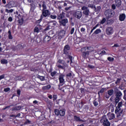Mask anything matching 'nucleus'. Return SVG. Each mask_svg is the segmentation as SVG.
Returning <instances> with one entry per match:
<instances>
[{
    "label": "nucleus",
    "mask_w": 126,
    "mask_h": 126,
    "mask_svg": "<svg viewBox=\"0 0 126 126\" xmlns=\"http://www.w3.org/2000/svg\"><path fill=\"white\" fill-rule=\"evenodd\" d=\"M90 49H91V47L90 46H86L81 48V56L85 60H86L89 57Z\"/></svg>",
    "instance_id": "nucleus-1"
},
{
    "label": "nucleus",
    "mask_w": 126,
    "mask_h": 126,
    "mask_svg": "<svg viewBox=\"0 0 126 126\" xmlns=\"http://www.w3.org/2000/svg\"><path fill=\"white\" fill-rule=\"evenodd\" d=\"M70 51V46L68 44H66L64 46L63 52L64 55L67 56V58L70 60V63H72V56L69 55Z\"/></svg>",
    "instance_id": "nucleus-2"
},
{
    "label": "nucleus",
    "mask_w": 126,
    "mask_h": 126,
    "mask_svg": "<svg viewBox=\"0 0 126 126\" xmlns=\"http://www.w3.org/2000/svg\"><path fill=\"white\" fill-rule=\"evenodd\" d=\"M122 107H123V101H120L118 103L117 106L115 108V113L116 115H117V118H119L121 117V114L123 113V111H121L120 112V111L122 110Z\"/></svg>",
    "instance_id": "nucleus-3"
},
{
    "label": "nucleus",
    "mask_w": 126,
    "mask_h": 126,
    "mask_svg": "<svg viewBox=\"0 0 126 126\" xmlns=\"http://www.w3.org/2000/svg\"><path fill=\"white\" fill-rule=\"evenodd\" d=\"M64 75L63 74H60L59 77L60 84H59L58 89L59 90H61V91H63V92H64V90H63V88L61 87V86H63L62 83H63L64 82Z\"/></svg>",
    "instance_id": "nucleus-4"
},
{
    "label": "nucleus",
    "mask_w": 126,
    "mask_h": 126,
    "mask_svg": "<svg viewBox=\"0 0 126 126\" xmlns=\"http://www.w3.org/2000/svg\"><path fill=\"white\" fill-rule=\"evenodd\" d=\"M101 124H102L103 126H111V123L108 120V118H107V116L103 115L101 120H100Z\"/></svg>",
    "instance_id": "nucleus-5"
},
{
    "label": "nucleus",
    "mask_w": 126,
    "mask_h": 126,
    "mask_svg": "<svg viewBox=\"0 0 126 126\" xmlns=\"http://www.w3.org/2000/svg\"><path fill=\"white\" fill-rule=\"evenodd\" d=\"M115 102L116 104H117L120 102V100L122 99V96H123V94L122 92L120 90H118L116 92H115Z\"/></svg>",
    "instance_id": "nucleus-6"
},
{
    "label": "nucleus",
    "mask_w": 126,
    "mask_h": 126,
    "mask_svg": "<svg viewBox=\"0 0 126 126\" xmlns=\"http://www.w3.org/2000/svg\"><path fill=\"white\" fill-rule=\"evenodd\" d=\"M54 113L56 116H60V117H64L65 115V110L62 109H55Z\"/></svg>",
    "instance_id": "nucleus-7"
},
{
    "label": "nucleus",
    "mask_w": 126,
    "mask_h": 126,
    "mask_svg": "<svg viewBox=\"0 0 126 126\" xmlns=\"http://www.w3.org/2000/svg\"><path fill=\"white\" fill-rule=\"evenodd\" d=\"M104 14L107 18H111L115 15V11L112 9H108L105 11Z\"/></svg>",
    "instance_id": "nucleus-8"
},
{
    "label": "nucleus",
    "mask_w": 126,
    "mask_h": 126,
    "mask_svg": "<svg viewBox=\"0 0 126 126\" xmlns=\"http://www.w3.org/2000/svg\"><path fill=\"white\" fill-rule=\"evenodd\" d=\"M41 15L44 17H49L51 15V12L49 10L42 9Z\"/></svg>",
    "instance_id": "nucleus-9"
},
{
    "label": "nucleus",
    "mask_w": 126,
    "mask_h": 126,
    "mask_svg": "<svg viewBox=\"0 0 126 126\" xmlns=\"http://www.w3.org/2000/svg\"><path fill=\"white\" fill-rule=\"evenodd\" d=\"M106 35H112L114 33V29L112 27H108L105 30Z\"/></svg>",
    "instance_id": "nucleus-10"
},
{
    "label": "nucleus",
    "mask_w": 126,
    "mask_h": 126,
    "mask_svg": "<svg viewBox=\"0 0 126 126\" xmlns=\"http://www.w3.org/2000/svg\"><path fill=\"white\" fill-rule=\"evenodd\" d=\"M73 16L75 18L80 19L82 16V12L80 11H77L73 13Z\"/></svg>",
    "instance_id": "nucleus-11"
},
{
    "label": "nucleus",
    "mask_w": 126,
    "mask_h": 126,
    "mask_svg": "<svg viewBox=\"0 0 126 126\" xmlns=\"http://www.w3.org/2000/svg\"><path fill=\"white\" fill-rule=\"evenodd\" d=\"M68 22V20L67 18L63 19L59 21V23L61 26H66V23Z\"/></svg>",
    "instance_id": "nucleus-12"
},
{
    "label": "nucleus",
    "mask_w": 126,
    "mask_h": 126,
    "mask_svg": "<svg viewBox=\"0 0 126 126\" xmlns=\"http://www.w3.org/2000/svg\"><path fill=\"white\" fill-rule=\"evenodd\" d=\"M42 30V26H41V25L39 24V25H37L34 30L33 31L34 32V33H39V32H40V30Z\"/></svg>",
    "instance_id": "nucleus-13"
},
{
    "label": "nucleus",
    "mask_w": 126,
    "mask_h": 126,
    "mask_svg": "<svg viewBox=\"0 0 126 126\" xmlns=\"http://www.w3.org/2000/svg\"><path fill=\"white\" fill-rule=\"evenodd\" d=\"M64 15H65L64 12H62V13H60L59 15H58L57 19L59 21L63 19V18L65 17Z\"/></svg>",
    "instance_id": "nucleus-14"
},
{
    "label": "nucleus",
    "mask_w": 126,
    "mask_h": 126,
    "mask_svg": "<svg viewBox=\"0 0 126 126\" xmlns=\"http://www.w3.org/2000/svg\"><path fill=\"white\" fill-rule=\"evenodd\" d=\"M51 40V36L49 35H45L43 37L44 43H48Z\"/></svg>",
    "instance_id": "nucleus-15"
},
{
    "label": "nucleus",
    "mask_w": 126,
    "mask_h": 126,
    "mask_svg": "<svg viewBox=\"0 0 126 126\" xmlns=\"http://www.w3.org/2000/svg\"><path fill=\"white\" fill-rule=\"evenodd\" d=\"M125 19H126V14L123 13L119 15L120 21H125Z\"/></svg>",
    "instance_id": "nucleus-16"
},
{
    "label": "nucleus",
    "mask_w": 126,
    "mask_h": 126,
    "mask_svg": "<svg viewBox=\"0 0 126 126\" xmlns=\"http://www.w3.org/2000/svg\"><path fill=\"white\" fill-rule=\"evenodd\" d=\"M108 115V119L109 120H110V121L112 120H114V119H115V114L114 113H108L107 114Z\"/></svg>",
    "instance_id": "nucleus-17"
},
{
    "label": "nucleus",
    "mask_w": 126,
    "mask_h": 126,
    "mask_svg": "<svg viewBox=\"0 0 126 126\" xmlns=\"http://www.w3.org/2000/svg\"><path fill=\"white\" fill-rule=\"evenodd\" d=\"M65 35V32L63 31H61L58 33V36L61 37V38H63V36Z\"/></svg>",
    "instance_id": "nucleus-18"
},
{
    "label": "nucleus",
    "mask_w": 126,
    "mask_h": 126,
    "mask_svg": "<svg viewBox=\"0 0 126 126\" xmlns=\"http://www.w3.org/2000/svg\"><path fill=\"white\" fill-rule=\"evenodd\" d=\"M21 106H16L15 107L12 108V111H19V110H21Z\"/></svg>",
    "instance_id": "nucleus-19"
},
{
    "label": "nucleus",
    "mask_w": 126,
    "mask_h": 126,
    "mask_svg": "<svg viewBox=\"0 0 126 126\" xmlns=\"http://www.w3.org/2000/svg\"><path fill=\"white\" fill-rule=\"evenodd\" d=\"M109 108L110 110H111V113H113V112L115 111V107L114 104H111L109 105Z\"/></svg>",
    "instance_id": "nucleus-20"
},
{
    "label": "nucleus",
    "mask_w": 126,
    "mask_h": 126,
    "mask_svg": "<svg viewBox=\"0 0 126 126\" xmlns=\"http://www.w3.org/2000/svg\"><path fill=\"white\" fill-rule=\"evenodd\" d=\"M115 4L117 6H120L122 4V1L121 0H116Z\"/></svg>",
    "instance_id": "nucleus-21"
},
{
    "label": "nucleus",
    "mask_w": 126,
    "mask_h": 126,
    "mask_svg": "<svg viewBox=\"0 0 126 126\" xmlns=\"http://www.w3.org/2000/svg\"><path fill=\"white\" fill-rule=\"evenodd\" d=\"M30 5H31L30 11H34V10H35V7L36 6L33 3L31 4Z\"/></svg>",
    "instance_id": "nucleus-22"
},
{
    "label": "nucleus",
    "mask_w": 126,
    "mask_h": 126,
    "mask_svg": "<svg viewBox=\"0 0 126 126\" xmlns=\"http://www.w3.org/2000/svg\"><path fill=\"white\" fill-rule=\"evenodd\" d=\"M88 7H90L92 9H94V10H96V6L93 4H89Z\"/></svg>",
    "instance_id": "nucleus-23"
},
{
    "label": "nucleus",
    "mask_w": 126,
    "mask_h": 126,
    "mask_svg": "<svg viewBox=\"0 0 126 126\" xmlns=\"http://www.w3.org/2000/svg\"><path fill=\"white\" fill-rule=\"evenodd\" d=\"M8 39L9 40H12L13 39V37H12V35H11V32L10 31H8Z\"/></svg>",
    "instance_id": "nucleus-24"
},
{
    "label": "nucleus",
    "mask_w": 126,
    "mask_h": 126,
    "mask_svg": "<svg viewBox=\"0 0 126 126\" xmlns=\"http://www.w3.org/2000/svg\"><path fill=\"white\" fill-rule=\"evenodd\" d=\"M51 88V85H48L47 86H44L42 88V89H43V90H48L49 89H50Z\"/></svg>",
    "instance_id": "nucleus-25"
},
{
    "label": "nucleus",
    "mask_w": 126,
    "mask_h": 126,
    "mask_svg": "<svg viewBox=\"0 0 126 126\" xmlns=\"http://www.w3.org/2000/svg\"><path fill=\"white\" fill-rule=\"evenodd\" d=\"M107 94L109 95V96H112L114 94V90L111 89L108 90L107 92Z\"/></svg>",
    "instance_id": "nucleus-26"
},
{
    "label": "nucleus",
    "mask_w": 126,
    "mask_h": 126,
    "mask_svg": "<svg viewBox=\"0 0 126 126\" xmlns=\"http://www.w3.org/2000/svg\"><path fill=\"white\" fill-rule=\"evenodd\" d=\"M50 29H52V26H51V25L49 24L48 26L46 27V28L44 30V31H48V30H50Z\"/></svg>",
    "instance_id": "nucleus-27"
},
{
    "label": "nucleus",
    "mask_w": 126,
    "mask_h": 126,
    "mask_svg": "<svg viewBox=\"0 0 126 126\" xmlns=\"http://www.w3.org/2000/svg\"><path fill=\"white\" fill-rule=\"evenodd\" d=\"M8 62L6 59H2L0 61V63L2 64H6Z\"/></svg>",
    "instance_id": "nucleus-28"
},
{
    "label": "nucleus",
    "mask_w": 126,
    "mask_h": 126,
    "mask_svg": "<svg viewBox=\"0 0 126 126\" xmlns=\"http://www.w3.org/2000/svg\"><path fill=\"white\" fill-rule=\"evenodd\" d=\"M89 9L86 10L83 12V14L85 15H86L87 16H88L89 15Z\"/></svg>",
    "instance_id": "nucleus-29"
},
{
    "label": "nucleus",
    "mask_w": 126,
    "mask_h": 126,
    "mask_svg": "<svg viewBox=\"0 0 126 126\" xmlns=\"http://www.w3.org/2000/svg\"><path fill=\"white\" fill-rule=\"evenodd\" d=\"M105 92V88H102L99 92H98V96L100 97V93H104Z\"/></svg>",
    "instance_id": "nucleus-30"
},
{
    "label": "nucleus",
    "mask_w": 126,
    "mask_h": 126,
    "mask_svg": "<svg viewBox=\"0 0 126 126\" xmlns=\"http://www.w3.org/2000/svg\"><path fill=\"white\" fill-rule=\"evenodd\" d=\"M43 18V16L42 15H41L40 17V19L36 21V23H38V24H39V23H41Z\"/></svg>",
    "instance_id": "nucleus-31"
},
{
    "label": "nucleus",
    "mask_w": 126,
    "mask_h": 126,
    "mask_svg": "<svg viewBox=\"0 0 126 126\" xmlns=\"http://www.w3.org/2000/svg\"><path fill=\"white\" fill-rule=\"evenodd\" d=\"M18 22L20 24V25H22L23 24V22L24 21V20H23V18L22 19H18Z\"/></svg>",
    "instance_id": "nucleus-32"
},
{
    "label": "nucleus",
    "mask_w": 126,
    "mask_h": 126,
    "mask_svg": "<svg viewBox=\"0 0 126 126\" xmlns=\"http://www.w3.org/2000/svg\"><path fill=\"white\" fill-rule=\"evenodd\" d=\"M74 120L76 121V122H80V118L79 117H77L76 116H74Z\"/></svg>",
    "instance_id": "nucleus-33"
},
{
    "label": "nucleus",
    "mask_w": 126,
    "mask_h": 126,
    "mask_svg": "<svg viewBox=\"0 0 126 126\" xmlns=\"http://www.w3.org/2000/svg\"><path fill=\"white\" fill-rule=\"evenodd\" d=\"M114 23V20L110 19L107 20V24L108 25H112V24Z\"/></svg>",
    "instance_id": "nucleus-34"
},
{
    "label": "nucleus",
    "mask_w": 126,
    "mask_h": 126,
    "mask_svg": "<svg viewBox=\"0 0 126 126\" xmlns=\"http://www.w3.org/2000/svg\"><path fill=\"white\" fill-rule=\"evenodd\" d=\"M101 31L100 29H96L94 32V34H99V33H101Z\"/></svg>",
    "instance_id": "nucleus-35"
},
{
    "label": "nucleus",
    "mask_w": 126,
    "mask_h": 126,
    "mask_svg": "<svg viewBox=\"0 0 126 126\" xmlns=\"http://www.w3.org/2000/svg\"><path fill=\"white\" fill-rule=\"evenodd\" d=\"M37 78H39L41 81H44L45 80V77L38 75Z\"/></svg>",
    "instance_id": "nucleus-36"
},
{
    "label": "nucleus",
    "mask_w": 126,
    "mask_h": 126,
    "mask_svg": "<svg viewBox=\"0 0 126 126\" xmlns=\"http://www.w3.org/2000/svg\"><path fill=\"white\" fill-rule=\"evenodd\" d=\"M18 49H19V50H21L22 49H24L25 46L24 45H22L21 44H18L17 45Z\"/></svg>",
    "instance_id": "nucleus-37"
},
{
    "label": "nucleus",
    "mask_w": 126,
    "mask_h": 126,
    "mask_svg": "<svg viewBox=\"0 0 126 126\" xmlns=\"http://www.w3.org/2000/svg\"><path fill=\"white\" fill-rule=\"evenodd\" d=\"M59 63H60L61 64H64V61L63 60L59 59L58 60Z\"/></svg>",
    "instance_id": "nucleus-38"
},
{
    "label": "nucleus",
    "mask_w": 126,
    "mask_h": 126,
    "mask_svg": "<svg viewBox=\"0 0 126 126\" xmlns=\"http://www.w3.org/2000/svg\"><path fill=\"white\" fill-rule=\"evenodd\" d=\"M56 74H57V71H54L51 73L50 75L52 77H54V76H55V75H56Z\"/></svg>",
    "instance_id": "nucleus-39"
},
{
    "label": "nucleus",
    "mask_w": 126,
    "mask_h": 126,
    "mask_svg": "<svg viewBox=\"0 0 126 126\" xmlns=\"http://www.w3.org/2000/svg\"><path fill=\"white\" fill-rule=\"evenodd\" d=\"M101 9V7L100 6H98L96 8V9L94 10L95 12H99Z\"/></svg>",
    "instance_id": "nucleus-40"
},
{
    "label": "nucleus",
    "mask_w": 126,
    "mask_h": 126,
    "mask_svg": "<svg viewBox=\"0 0 126 126\" xmlns=\"http://www.w3.org/2000/svg\"><path fill=\"white\" fill-rule=\"evenodd\" d=\"M53 98V102H55V101H56L57 99H58V95L54 94Z\"/></svg>",
    "instance_id": "nucleus-41"
},
{
    "label": "nucleus",
    "mask_w": 126,
    "mask_h": 126,
    "mask_svg": "<svg viewBox=\"0 0 126 126\" xmlns=\"http://www.w3.org/2000/svg\"><path fill=\"white\" fill-rule=\"evenodd\" d=\"M5 11H6V12H7L8 13H11L12 12H13V9H11L10 10H8L7 9H6Z\"/></svg>",
    "instance_id": "nucleus-42"
},
{
    "label": "nucleus",
    "mask_w": 126,
    "mask_h": 126,
    "mask_svg": "<svg viewBox=\"0 0 126 126\" xmlns=\"http://www.w3.org/2000/svg\"><path fill=\"white\" fill-rule=\"evenodd\" d=\"M94 107H97L98 106V102L97 101H96V100H94Z\"/></svg>",
    "instance_id": "nucleus-43"
},
{
    "label": "nucleus",
    "mask_w": 126,
    "mask_h": 126,
    "mask_svg": "<svg viewBox=\"0 0 126 126\" xmlns=\"http://www.w3.org/2000/svg\"><path fill=\"white\" fill-rule=\"evenodd\" d=\"M77 1L79 2V3H85L86 0H77Z\"/></svg>",
    "instance_id": "nucleus-44"
},
{
    "label": "nucleus",
    "mask_w": 126,
    "mask_h": 126,
    "mask_svg": "<svg viewBox=\"0 0 126 126\" xmlns=\"http://www.w3.org/2000/svg\"><path fill=\"white\" fill-rule=\"evenodd\" d=\"M106 22V18H103L101 21L100 22V24H104Z\"/></svg>",
    "instance_id": "nucleus-45"
},
{
    "label": "nucleus",
    "mask_w": 126,
    "mask_h": 126,
    "mask_svg": "<svg viewBox=\"0 0 126 126\" xmlns=\"http://www.w3.org/2000/svg\"><path fill=\"white\" fill-rule=\"evenodd\" d=\"M50 18H51V19H56V18H57V15H50Z\"/></svg>",
    "instance_id": "nucleus-46"
},
{
    "label": "nucleus",
    "mask_w": 126,
    "mask_h": 126,
    "mask_svg": "<svg viewBox=\"0 0 126 126\" xmlns=\"http://www.w3.org/2000/svg\"><path fill=\"white\" fill-rule=\"evenodd\" d=\"M6 7L7 8H11V7H12V5L10 3H9L6 5Z\"/></svg>",
    "instance_id": "nucleus-47"
},
{
    "label": "nucleus",
    "mask_w": 126,
    "mask_h": 126,
    "mask_svg": "<svg viewBox=\"0 0 126 126\" xmlns=\"http://www.w3.org/2000/svg\"><path fill=\"white\" fill-rule=\"evenodd\" d=\"M31 123V121L29 119H27L26 122L24 123V125H28Z\"/></svg>",
    "instance_id": "nucleus-48"
},
{
    "label": "nucleus",
    "mask_w": 126,
    "mask_h": 126,
    "mask_svg": "<svg viewBox=\"0 0 126 126\" xmlns=\"http://www.w3.org/2000/svg\"><path fill=\"white\" fill-rule=\"evenodd\" d=\"M108 61H109V62H114V60H115L114 59V58L112 57H108L107 58Z\"/></svg>",
    "instance_id": "nucleus-49"
},
{
    "label": "nucleus",
    "mask_w": 126,
    "mask_h": 126,
    "mask_svg": "<svg viewBox=\"0 0 126 126\" xmlns=\"http://www.w3.org/2000/svg\"><path fill=\"white\" fill-rule=\"evenodd\" d=\"M71 76H72V74H71V73H67L66 75V77H67V78H68V77H71Z\"/></svg>",
    "instance_id": "nucleus-50"
},
{
    "label": "nucleus",
    "mask_w": 126,
    "mask_h": 126,
    "mask_svg": "<svg viewBox=\"0 0 126 126\" xmlns=\"http://www.w3.org/2000/svg\"><path fill=\"white\" fill-rule=\"evenodd\" d=\"M124 96L123 99H124L126 101V90H125L124 91Z\"/></svg>",
    "instance_id": "nucleus-51"
},
{
    "label": "nucleus",
    "mask_w": 126,
    "mask_h": 126,
    "mask_svg": "<svg viewBox=\"0 0 126 126\" xmlns=\"http://www.w3.org/2000/svg\"><path fill=\"white\" fill-rule=\"evenodd\" d=\"M10 91V88H6L4 89V92H8V91Z\"/></svg>",
    "instance_id": "nucleus-52"
},
{
    "label": "nucleus",
    "mask_w": 126,
    "mask_h": 126,
    "mask_svg": "<svg viewBox=\"0 0 126 126\" xmlns=\"http://www.w3.org/2000/svg\"><path fill=\"white\" fill-rule=\"evenodd\" d=\"M74 30H75L74 28H72L71 29V31H70V34L71 35H72V34H73V33H74Z\"/></svg>",
    "instance_id": "nucleus-53"
},
{
    "label": "nucleus",
    "mask_w": 126,
    "mask_h": 126,
    "mask_svg": "<svg viewBox=\"0 0 126 126\" xmlns=\"http://www.w3.org/2000/svg\"><path fill=\"white\" fill-rule=\"evenodd\" d=\"M88 67L89 68L93 69V68H94L95 66H94V65H91V64H89L88 65Z\"/></svg>",
    "instance_id": "nucleus-54"
},
{
    "label": "nucleus",
    "mask_w": 126,
    "mask_h": 126,
    "mask_svg": "<svg viewBox=\"0 0 126 126\" xmlns=\"http://www.w3.org/2000/svg\"><path fill=\"white\" fill-rule=\"evenodd\" d=\"M5 77V75L4 74L1 75L0 76V80H1V79H3Z\"/></svg>",
    "instance_id": "nucleus-55"
},
{
    "label": "nucleus",
    "mask_w": 126,
    "mask_h": 126,
    "mask_svg": "<svg viewBox=\"0 0 126 126\" xmlns=\"http://www.w3.org/2000/svg\"><path fill=\"white\" fill-rule=\"evenodd\" d=\"M17 18L18 19H21L22 18H23V17H22V15H21L20 14H19L18 16H17Z\"/></svg>",
    "instance_id": "nucleus-56"
},
{
    "label": "nucleus",
    "mask_w": 126,
    "mask_h": 126,
    "mask_svg": "<svg viewBox=\"0 0 126 126\" xmlns=\"http://www.w3.org/2000/svg\"><path fill=\"white\" fill-rule=\"evenodd\" d=\"M82 9L83 10H84V11H85V10L88 9V8H87V7H86V6H83V7H82Z\"/></svg>",
    "instance_id": "nucleus-57"
},
{
    "label": "nucleus",
    "mask_w": 126,
    "mask_h": 126,
    "mask_svg": "<svg viewBox=\"0 0 126 126\" xmlns=\"http://www.w3.org/2000/svg\"><path fill=\"white\" fill-rule=\"evenodd\" d=\"M12 20H13V19H12V17H9L8 18V21H9V22H11L12 21Z\"/></svg>",
    "instance_id": "nucleus-58"
},
{
    "label": "nucleus",
    "mask_w": 126,
    "mask_h": 126,
    "mask_svg": "<svg viewBox=\"0 0 126 126\" xmlns=\"http://www.w3.org/2000/svg\"><path fill=\"white\" fill-rule=\"evenodd\" d=\"M42 7H43V9H44V10L47 9V6H46V5L44 3L42 4Z\"/></svg>",
    "instance_id": "nucleus-59"
},
{
    "label": "nucleus",
    "mask_w": 126,
    "mask_h": 126,
    "mask_svg": "<svg viewBox=\"0 0 126 126\" xmlns=\"http://www.w3.org/2000/svg\"><path fill=\"white\" fill-rule=\"evenodd\" d=\"M121 82V79L118 78L117 81L115 82L116 84H117V83H120Z\"/></svg>",
    "instance_id": "nucleus-60"
},
{
    "label": "nucleus",
    "mask_w": 126,
    "mask_h": 126,
    "mask_svg": "<svg viewBox=\"0 0 126 126\" xmlns=\"http://www.w3.org/2000/svg\"><path fill=\"white\" fill-rule=\"evenodd\" d=\"M113 48L116 47V48L118 47H120V45L118 43L114 44V46H112Z\"/></svg>",
    "instance_id": "nucleus-61"
},
{
    "label": "nucleus",
    "mask_w": 126,
    "mask_h": 126,
    "mask_svg": "<svg viewBox=\"0 0 126 126\" xmlns=\"http://www.w3.org/2000/svg\"><path fill=\"white\" fill-rule=\"evenodd\" d=\"M57 67H58V68H61L62 69H63V66L62 65H58Z\"/></svg>",
    "instance_id": "nucleus-62"
},
{
    "label": "nucleus",
    "mask_w": 126,
    "mask_h": 126,
    "mask_svg": "<svg viewBox=\"0 0 126 126\" xmlns=\"http://www.w3.org/2000/svg\"><path fill=\"white\" fill-rule=\"evenodd\" d=\"M17 93L18 95H20L21 93V91H20V90H18L17 91Z\"/></svg>",
    "instance_id": "nucleus-63"
},
{
    "label": "nucleus",
    "mask_w": 126,
    "mask_h": 126,
    "mask_svg": "<svg viewBox=\"0 0 126 126\" xmlns=\"http://www.w3.org/2000/svg\"><path fill=\"white\" fill-rule=\"evenodd\" d=\"M84 90L85 89L84 88H81L80 89L81 93H84L85 92Z\"/></svg>",
    "instance_id": "nucleus-64"
}]
</instances>
